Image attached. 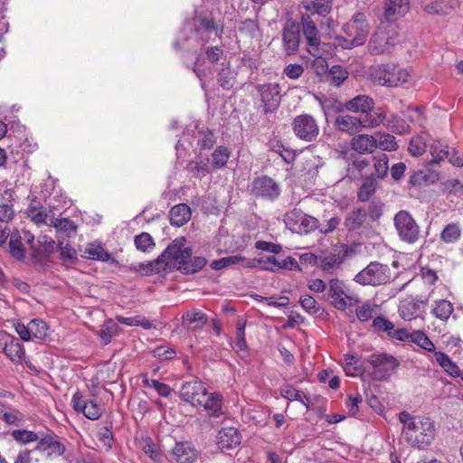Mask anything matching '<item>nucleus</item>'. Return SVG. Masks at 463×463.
<instances>
[{
  "mask_svg": "<svg viewBox=\"0 0 463 463\" xmlns=\"http://www.w3.org/2000/svg\"><path fill=\"white\" fill-rule=\"evenodd\" d=\"M318 221L317 219L304 214L303 218L300 220L298 226H297L296 230H293V232H297L299 234H307L317 228Z\"/></svg>",
  "mask_w": 463,
  "mask_h": 463,
  "instance_id": "55",
  "label": "nucleus"
},
{
  "mask_svg": "<svg viewBox=\"0 0 463 463\" xmlns=\"http://www.w3.org/2000/svg\"><path fill=\"white\" fill-rule=\"evenodd\" d=\"M300 24L292 19L286 21L282 29V47L286 55L298 52L300 44Z\"/></svg>",
  "mask_w": 463,
  "mask_h": 463,
  "instance_id": "15",
  "label": "nucleus"
},
{
  "mask_svg": "<svg viewBox=\"0 0 463 463\" xmlns=\"http://www.w3.org/2000/svg\"><path fill=\"white\" fill-rule=\"evenodd\" d=\"M231 156V151L224 146H219L212 154V165L214 168H223Z\"/></svg>",
  "mask_w": 463,
  "mask_h": 463,
  "instance_id": "48",
  "label": "nucleus"
},
{
  "mask_svg": "<svg viewBox=\"0 0 463 463\" xmlns=\"http://www.w3.org/2000/svg\"><path fill=\"white\" fill-rule=\"evenodd\" d=\"M192 212L185 203H179L172 207L169 212L170 223L176 227L184 225L191 219Z\"/></svg>",
  "mask_w": 463,
  "mask_h": 463,
  "instance_id": "31",
  "label": "nucleus"
},
{
  "mask_svg": "<svg viewBox=\"0 0 463 463\" xmlns=\"http://www.w3.org/2000/svg\"><path fill=\"white\" fill-rule=\"evenodd\" d=\"M35 450L47 452L48 456H61L65 451V446L52 436L41 437Z\"/></svg>",
  "mask_w": 463,
  "mask_h": 463,
  "instance_id": "27",
  "label": "nucleus"
},
{
  "mask_svg": "<svg viewBox=\"0 0 463 463\" xmlns=\"http://www.w3.org/2000/svg\"><path fill=\"white\" fill-rule=\"evenodd\" d=\"M430 152L432 156L431 163L439 164L449 156V146L439 140H434L430 146Z\"/></svg>",
  "mask_w": 463,
  "mask_h": 463,
  "instance_id": "46",
  "label": "nucleus"
},
{
  "mask_svg": "<svg viewBox=\"0 0 463 463\" xmlns=\"http://www.w3.org/2000/svg\"><path fill=\"white\" fill-rule=\"evenodd\" d=\"M245 326L246 321L240 319L236 325V343L232 345V348L237 352H245L248 349L246 338H245Z\"/></svg>",
  "mask_w": 463,
  "mask_h": 463,
  "instance_id": "52",
  "label": "nucleus"
},
{
  "mask_svg": "<svg viewBox=\"0 0 463 463\" xmlns=\"http://www.w3.org/2000/svg\"><path fill=\"white\" fill-rule=\"evenodd\" d=\"M280 395L290 402H300L303 405L308 408L309 400L306 394L302 391L297 390L289 384H286L281 387Z\"/></svg>",
  "mask_w": 463,
  "mask_h": 463,
  "instance_id": "39",
  "label": "nucleus"
},
{
  "mask_svg": "<svg viewBox=\"0 0 463 463\" xmlns=\"http://www.w3.org/2000/svg\"><path fill=\"white\" fill-rule=\"evenodd\" d=\"M85 253L94 260L108 261L110 258V255L103 247L94 244H89L85 249Z\"/></svg>",
  "mask_w": 463,
  "mask_h": 463,
  "instance_id": "58",
  "label": "nucleus"
},
{
  "mask_svg": "<svg viewBox=\"0 0 463 463\" xmlns=\"http://www.w3.org/2000/svg\"><path fill=\"white\" fill-rule=\"evenodd\" d=\"M367 218L366 211L363 208H354L347 213L344 221V226L348 232L360 230Z\"/></svg>",
  "mask_w": 463,
  "mask_h": 463,
  "instance_id": "29",
  "label": "nucleus"
},
{
  "mask_svg": "<svg viewBox=\"0 0 463 463\" xmlns=\"http://www.w3.org/2000/svg\"><path fill=\"white\" fill-rule=\"evenodd\" d=\"M369 365V374L373 381L383 382L390 379L400 365L399 361L386 353L372 354L364 358Z\"/></svg>",
  "mask_w": 463,
  "mask_h": 463,
  "instance_id": "6",
  "label": "nucleus"
},
{
  "mask_svg": "<svg viewBox=\"0 0 463 463\" xmlns=\"http://www.w3.org/2000/svg\"><path fill=\"white\" fill-rule=\"evenodd\" d=\"M0 347L12 362L15 364L22 363L25 351L23 344H21L15 337L3 334L2 338H0Z\"/></svg>",
  "mask_w": 463,
  "mask_h": 463,
  "instance_id": "19",
  "label": "nucleus"
},
{
  "mask_svg": "<svg viewBox=\"0 0 463 463\" xmlns=\"http://www.w3.org/2000/svg\"><path fill=\"white\" fill-rule=\"evenodd\" d=\"M314 60L311 62L312 71L317 75H327L329 71L327 61L325 58L322 57L321 49L318 48V53L317 55H313Z\"/></svg>",
  "mask_w": 463,
  "mask_h": 463,
  "instance_id": "59",
  "label": "nucleus"
},
{
  "mask_svg": "<svg viewBox=\"0 0 463 463\" xmlns=\"http://www.w3.org/2000/svg\"><path fill=\"white\" fill-rule=\"evenodd\" d=\"M292 128L298 138L307 142L316 140L319 134L317 120L307 114L297 116L293 119Z\"/></svg>",
  "mask_w": 463,
  "mask_h": 463,
  "instance_id": "13",
  "label": "nucleus"
},
{
  "mask_svg": "<svg viewBox=\"0 0 463 463\" xmlns=\"http://www.w3.org/2000/svg\"><path fill=\"white\" fill-rule=\"evenodd\" d=\"M410 9V0H386L384 17L391 21L395 15H404Z\"/></svg>",
  "mask_w": 463,
  "mask_h": 463,
  "instance_id": "32",
  "label": "nucleus"
},
{
  "mask_svg": "<svg viewBox=\"0 0 463 463\" xmlns=\"http://www.w3.org/2000/svg\"><path fill=\"white\" fill-rule=\"evenodd\" d=\"M410 342L416 344L420 348L425 349L429 352L435 351L434 344L430 341V339L427 336V335L422 331L411 332Z\"/></svg>",
  "mask_w": 463,
  "mask_h": 463,
  "instance_id": "54",
  "label": "nucleus"
},
{
  "mask_svg": "<svg viewBox=\"0 0 463 463\" xmlns=\"http://www.w3.org/2000/svg\"><path fill=\"white\" fill-rule=\"evenodd\" d=\"M373 326L375 331L384 332L388 336L392 335V330L394 329L393 323L383 317H376L373 320Z\"/></svg>",
  "mask_w": 463,
  "mask_h": 463,
  "instance_id": "63",
  "label": "nucleus"
},
{
  "mask_svg": "<svg viewBox=\"0 0 463 463\" xmlns=\"http://www.w3.org/2000/svg\"><path fill=\"white\" fill-rule=\"evenodd\" d=\"M49 225L54 227L58 232H61L67 237L74 234L77 231V226L74 222L68 218L52 217L50 219Z\"/></svg>",
  "mask_w": 463,
  "mask_h": 463,
  "instance_id": "37",
  "label": "nucleus"
},
{
  "mask_svg": "<svg viewBox=\"0 0 463 463\" xmlns=\"http://www.w3.org/2000/svg\"><path fill=\"white\" fill-rule=\"evenodd\" d=\"M250 192L256 198L273 202L279 197L281 189L274 179L261 175L252 181Z\"/></svg>",
  "mask_w": 463,
  "mask_h": 463,
  "instance_id": "11",
  "label": "nucleus"
},
{
  "mask_svg": "<svg viewBox=\"0 0 463 463\" xmlns=\"http://www.w3.org/2000/svg\"><path fill=\"white\" fill-rule=\"evenodd\" d=\"M315 16V14H302L300 24V31L302 30L307 42V50L311 55H317L321 45L320 33L317 25L318 19Z\"/></svg>",
  "mask_w": 463,
  "mask_h": 463,
  "instance_id": "10",
  "label": "nucleus"
},
{
  "mask_svg": "<svg viewBox=\"0 0 463 463\" xmlns=\"http://www.w3.org/2000/svg\"><path fill=\"white\" fill-rule=\"evenodd\" d=\"M246 262L247 260L243 256L233 255L213 260L211 262V268L214 270H221L222 269L232 267L239 263L246 264Z\"/></svg>",
  "mask_w": 463,
  "mask_h": 463,
  "instance_id": "47",
  "label": "nucleus"
},
{
  "mask_svg": "<svg viewBox=\"0 0 463 463\" xmlns=\"http://www.w3.org/2000/svg\"><path fill=\"white\" fill-rule=\"evenodd\" d=\"M389 279V267L379 262H371L354 277L357 283L371 286L385 284Z\"/></svg>",
  "mask_w": 463,
  "mask_h": 463,
  "instance_id": "9",
  "label": "nucleus"
},
{
  "mask_svg": "<svg viewBox=\"0 0 463 463\" xmlns=\"http://www.w3.org/2000/svg\"><path fill=\"white\" fill-rule=\"evenodd\" d=\"M394 227L401 241L409 244L416 243L420 238V229L411 214L399 211L393 218Z\"/></svg>",
  "mask_w": 463,
  "mask_h": 463,
  "instance_id": "8",
  "label": "nucleus"
},
{
  "mask_svg": "<svg viewBox=\"0 0 463 463\" xmlns=\"http://www.w3.org/2000/svg\"><path fill=\"white\" fill-rule=\"evenodd\" d=\"M73 409L78 412H82L90 420H98L102 414V409L94 400L83 399L80 392H76L72 396Z\"/></svg>",
  "mask_w": 463,
  "mask_h": 463,
  "instance_id": "18",
  "label": "nucleus"
},
{
  "mask_svg": "<svg viewBox=\"0 0 463 463\" xmlns=\"http://www.w3.org/2000/svg\"><path fill=\"white\" fill-rule=\"evenodd\" d=\"M300 305L309 315H318L322 311L320 305L309 295H304L300 298Z\"/></svg>",
  "mask_w": 463,
  "mask_h": 463,
  "instance_id": "60",
  "label": "nucleus"
},
{
  "mask_svg": "<svg viewBox=\"0 0 463 463\" xmlns=\"http://www.w3.org/2000/svg\"><path fill=\"white\" fill-rule=\"evenodd\" d=\"M374 175L379 179H383L389 170V157L384 153H379L373 156Z\"/></svg>",
  "mask_w": 463,
  "mask_h": 463,
  "instance_id": "49",
  "label": "nucleus"
},
{
  "mask_svg": "<svg viewBox=\"0 0 463 463\" xmlns=\"http://www.w3.org/2000/svg\"><path fill=\"white\" fill-rule=\"evenodd\" d=\"M372 80L381 86L393 87L405 83L410 76L407 70L395 64H381L371 68Z\"/></svg>",
  "mask_w": 463,
  "mask_h": 463,
  "instance_id": "7",
  "label": "nucleus"
},
{
  "mask_svg": "<svg viewBox=\"0 0 463 463\" xmlns=\"http://www.w3.org/2000/svg\"><path fill=\"white\" fill-rule=\"evenodd\" d=\"M135 245L138 250L149 251L155 247V242L149 233L142 232L135 237Z\"/></svg>",
  "mask_w": 463,
  "mask_h": 463,
  "instance_id": "61",
  "label": "nucleus"
},
{
  "mask_svg": "<svg viewBox=\"0 0 463 463\" xmlns=\"http://www.w3.org/2000/svg\"><path fill=\"white\" fill-rule=\"evenodd\" d=\"M453 312L452 304L446 299H440L435 302L432 309L433 315L440 320L446 321Z\"/></svg>",
  "mask_w": 463,
  "mask_h": 463,
  "instance_id": "53",
  "label": "nucleus"
},
{
  "mask_svg": "<svg viewBox=\"0 0 463 463\" xmlns=\"http://www.w3.org/2000/svg\"><path fill=\"white\" fill-rule=\"evenodd\" d=\"M376 137V149L379 148L383 151H395L398 145L395 141V137L388 133H375Z\"/></svg>",
  "mask_w": 463,
  "mask_h": 463,
  "instance_id": "51",
  "label": "nucleus"
},
{
  "mask_svg": "<svg viewBox=\"0 0 463 463\" xmlns=\"http://www.w3.org/2000/svg\"><path fill=\"white\" fill-rule=\"evenodd\" d=\"M376 189V180L373 176V174H370L366 177H364V181L359 188L357 197L361 202H367L371 196L374 194Z\"/></svg>",
  "mask_w": 463,
  "mask_h": 463,
  "instance_id": "41",
  "label": "nucleus"
},
{
  "mask_svg": "<svg viewBox=\"0 0 463 463\" xmlns=\"http://www.w3.org/2000/svg\"><path fill=\"white\" fill-rule=\"evenodd\" d=\"M223 33V25L202 13L186 21L181 32V38L175 43L176 49L194 48L195 45H204L210 40L221 37Z\"/></svg>",
  "mask_w": 463,
  "mask_h": 463,
  "instance_id": "2",
  "label": "nucleus"
},
{
  "mask_svg": "<svg viewBox=\"0 0 463 463\" xmlns=\"http://www.w3.org/2000/svg\"><path fill=\"white\" fill-rule=\"evenodd\" d=\"M437 180L438 175L436 173L428 169H420L411 174L408 184L411 186H422L434 184Z\"/></svg>",
  "mask_w": 463,
  "mask_h": 463,
  "instance_id": "33",
  "label": "nucleus"
},
{
  "mask_svg": "<svg viewBox=\"0 0 463 463\" xmlns=\"http://www.w3.org/2000/svg\"><path fill=\"white\" fill-rule=\"evenodd\" d=\"M8 251L10 255L17 260H23L24 259L25 254L22 243V237L18 232L10 234Z\"/></svg>",
  "mask_w": 463,
  "mask_h": 463,
  "instance_id": "38",
  "label": "nucleus"
},
{
  "mask_svg": "<svg viewBox=\"0 0 463 463\" xmlns=\"http://www.w3.org/2000/svg\"><path fill=\"white\" fill-rule=\"evenodd\" d=\"M436 429L434 422L426 417H420L412 422L406 430H402L405 440L413 448L424 449L434 440Z\"/></svg>",
  "mask_w": 463,
  "mask_h": 463,
  "instance_id": "5",
  "label": "nucleus"
},
{
  "mask_svg": "<svg viewBox=\"0 0 463 463\" xmlns=\"http://www.w3.org/2000/svg\"><path fill=\"white\" fill-rule=\"evenodd\" d=\"M10 436L15 442L21 445H26L35 441L39 442L41 438L36 432L24 429L12 430Z\"/></svg>",
  "mask_w": 463,
  "mask_h": 463,
  "instance_id": "40",
  "label": "nucleus"
},
{
  "mask_svg": "<svg viewBox=\"0 0 463 463\" xmlns=\"http://www.w3.org/2000/svg\"><path fill=\"white\" fill-rule=\"evenodd\" d=\"M243 266L247 268L260 267L265 270L274 271L278 269L279 261L275 257L269 256L267 258L249 260L246 264H243Z\"/></svg>",
  "mask_w": 463,
  "mask_h": 463,
  "instance_id": "42",
  "label": "nucleus"
},
{
  "mask_svg": "<svg viewBox=\"0 0 463 463\" xmlns=\"http://www.w3.org/2000/svg\"><path fill=\"white\" fill-rule=\"evenodd\" d=\"M424 307L423 301H415L413 299L403 300L399 307L400 316L404 319L411 321L420 316Z\"/></svg>",
  "mask_w": 463,
  "mask_h": 463,
  "instance_id": "30",
  "label": "nucleus"
},
{
  "mask_svg": "<svg viewBox=\"0 0 463 463\" xmlns=\"http://www.w3.org/2000/svg\"><path fill=\"white\" fill-rule=\"evenodd\" d=\"M343 32L345 35L335 38V47L348 50L363 45L369 33V25L365 15L363 13L354 14L353 18L343 26Z\"/></svg>",
  "mask_w": 463,
  "mask_h": 463,
  "instance_id": "3",
  "label": "nucleus"
},
{
  "mask_svg": "<svg viewBox=\"0 0 463 463\" xmlns=\"http://www.w3.org/2000/svg\"><path fill=\"white\" fill-rule=\"evenodd\" d=\"M305 213L298 210V209H293L289 212H288L284 215V222L286 226L293 232V230L297 229V226H298L300 220L303 218V215Z\"/></svg>",
  "mask_w": 463,
  "mask_h": 463,
  "instance_id": "62",
  "label": "nucleus"
},
{
  "mask_svg": "<svg viewBox=\"0 0 463 463\" xmlns=\"http://www.w3.org/2000/svg\"><path fill=\"white\" fill-rule=\"evenodd\" d=\"M29 329L33 338L44 339L47 336L48 326L41 319L31 320Z\"/></svg>",
  "mask_w": 463,
  "mask_h": 463,
  "instance_id": "56",
  "label": "nucleus"
},
{
  "mask_svg": "<svg viewBox=\"0 0 463 463\" xmlns=\"http://www.w3.org/2000/svg\"><path fill=\"white\" fill-rule=\"evenodd\" d=\"M427 147V135L421 133L412 137L408 146V151L413 156H420L423 155Z\"/></svg>",
  "mask_w": 463,
  "mask_h": 463,
  "instance_id": "45",
  "label": "nucleus"
},
{
  "mask_svg": "<svg viewBox=\"0 0 463 463\" xmlns=\"http://www.w3.org/2000/svg\"><path fill=\"white\" fill-rule=\"evenodd\" d=\"M185 237H177L156 260L146 264L139 263L132 269L147 276L166 270L167 268L174 265L182 273H195L206 265L207 260L205 258L199 256L192 258V249L185 247Z\"/></svg>",
  "mask_w": 463,
  "mask_h": 463,
  "instance_id": "1",
  "label": "nucleus"
},
{
  "mask_svg": "<svg viewBox=\"0 0 463 463\" xmlns=\"http://www.w3.org/2000/svg\"><path fill=\"white\" fill-rule=\"evenodd\" d=\"M337 158L344 161L345 177L352 181L360 180L369 175L371 160L364 156L354 153L347 146H339L335 150Z\"/></svg>",
  "mask_w": 463,
  "mask_h": 463,
  "instance_id": "4",
  "label": "nucleus"
},
{
  "mask_svg": "<svg viewBox=\"0 0 463 463\" xmlns=\"http://www.w3.org/2000/svg\"><path fill=\"white\" fill-rule=\"evenodd\" d=\"M436 362L444 369V371L452 377L460 375L459 367L443 352H435Z\"/></svg>",
  "mask_w": 463,
  "mask_h": 463,
  "instance_id": "36",
  "label": "nucleus"
},
{
  "mask_svg": "<svg viewBox=\"0 0 463 463\" xmlns=\"http://www.w3.org/2000/svg\"><path fill=\"white\" fill-rule=\"evenodd\" d=\"M343 260L344 255L342 251L337 248H334L329 251H322L318 255V267L324 272L332 274L340 268Z\"/></svg>",
  "mask_w": 463,
  "mask_h": 463,
  "instance_id": "22",
  "label": "nucleus"
},
{
  "mask_svg": "<svg viewBox=\"0 0 463 463\" xmlns=\"http://www.w3.org/2000/svg\"><path fill=\"white\" fill-rule=\"evenodd\" d=\"M374 107L372 98L367 95H357L345 103L346 110L353 113H360L363 116L365 112L371 111Z\"/></svg>",
  "mask_w": 463,
  "mask_h": 463,
  "instance_id": "28",
  "label": "nucleus"
},
{
  "mask_svg": "<svg viewBox=\"0 0 463 463\" xmlns=\"http://www.w3.org/2000/svg\"><path fill=\"white\" fill-rule=\"evenodd\" d=\"M187 171L196 178H203L209 174L208 160L195 158L190 161L186 165Z\"/></svg>",
  "mask_w": 463,
  "mask_h": 463,
  "instance_id": "44",
  "label": "nucleus"
},
{
  "mask_svg": "<svg viewBox=\"0 0 463 463\" xmlns=\"http://www.w3.org/2000/svg\"><path fill=\"white\" fill-rule=\"evenodd\" d=\"M348 72L341 65L332 66L326 75V80L335 87H339L347 79Z\"/></svg>",
  "mask_w": 463,
  "mask_h": 463,
  "instance_id": "43",
  "label": "nucleus"
},
{
  "mask_svg": "<svg viewBox=\"0 0 463 463\" xmlns=\"http://www.w3.org/2000/svg\"><path fill=\"white\" fill-rule=\"evenodd\" d=\"M334 127L336 130L349 136H354L363 130L360 117L357 118L349 114L337 115L334 120Z\"/></svg>",
  "mask_w": 463,
  "mask_h": 463,
  "instance_id": "24",
  "label": "nucleus"
},
{
  "mask_svg": "<svg viewBox=\"0 0 463 463\" xmlns=\"http://www.w3.org/2000/svg\"><path fill=\"white\" fill-rule=\"evenodd\" d=\"M208 321L207 315L201 310L192 309L182 316V326L189 330L203 327Z\"/></svg>",
  "mask_w": 463,
  "mask_h": 463,
  "instance_id": "26",
  "label": "nucleus"
},
{
  "mask_svg": "<svg viewBox=\"0 0 463 463\" xmlns=\"http://www.w3.org/2000/svg\"><path fill=\"white\" fill-rule=\"evenodd\" d=\"M385 114L381 109L373 110V109L371 111L360 116L362 129L376 128L383 122Z\"/></svg>",
  "mask_w": 463,
  "mask_h": 463,
  "instance_id": "35",
  "label": "nucleus"
},
{
  "mask_svg": "<svg viewBox=\"0 0 463 463\" xmlns=\"http://www.w3.org/2000/svg\"><path fill=\"white\" fill-rule=\"evenodd\" d=\"M120 331L118 325L113 320L109 319L106 321L100 330L99 336L104 345H108L111 342L113 336L117 335Z\"/></svg>",
  "mask_w": 463,
  "mask_h": 463,
  "instance_id": "50",
  "label": "nucleus"
},
{
  "mask_svg": "<svg viewBox=\"0 0 463 463\" xmlns=\"http://www.w3.org/2000/svg\"><path fill=\"white\" fill-rule=\"evenodd\" d=\"M206 391L207 389L202 382L194 380L182 384L179 396L182 401L193 406H198V403H202L201 399L206 395Z\"/></svg>",
  "mask_w": 463,
  "mask_h": 463,
  "instance_id": "17",
  "label": "nucleus"
},
{
  "mask_svg": "<svg viewBox=\"0 0 463 463\" xmlns=\"http://www.w3.org/2000/svg\"><path fill=\"white\" fill-rule=\"evenodd\" d=\"M171 456L176 463H194L197 460L199 452L192 443L181 441L175 442Z\"/></svg>",
  "mask_w": 463,
  "mask_h": 463,
  "instance_id": "20",
  "label": "nucleus"
},
{
  "mask_svg": "<svg viewBox=\"0 0 463 463\" xmlns=\"http://www.w3.org/2000/svg\"><path fill=\"white\" fill-rule=\"evenodd\" d=\"M217 81L223 90H231L236 82V72L230 66V62L222 63L218 71Z\"/></svg>",
  "mask_w": 463,
  "mask_h": 463,
  "instance_id": "34",
  "label": "nucleus"
},
{
  "mask_svg": "<svg viewBox=\"0 0 463 463\" xmlns=\"http://www.w3.org/2000/svg\"><path fill=\"white\" fill-rule=\"evenodd\" d=\"M260 98V107L264 114L274 112L279 106L281 95L278 83H265L256 86Z\"/></svg>",
  "mask_w": 463,
  "mask_h": 463,
  "instance_id": "12",
  "label": "nucleus"
},
{
  "mask_svg": "<svg viewBox=\"0 0 463 463\" xmlns=\"http://www.w3.org/2000/svg\"><path fill=\"white\" fill-rule=\"evenodd\" d=\"M328 297L335 307L345 310L347 307L355 305L358 298L346 293L345 285L337 279H332L328 284Z\"/></svg>",
  "mask_w": 463,
  "mask_h": 463,
  "instance_id": "14",
  "label": "nucleus"
},
{
  "mask_svg": "<svg viewBox=\"0 0 463 463\" xmlns=\"http://www.w3.org/2000/svg\"><path fill=\"white\" fill-rule=\"evenodd\" d=\"M395 43V36L388 35L384 31L379 30L373 34L369 42V51L374 55L383 54L388 52Z\"/></svg>",
  "mask_w": 463,
  "mask_h": 463,
  "instance_id": "21",
  "label": "nucleus"
},
{
  "mask_svg": "<svg viewBox=\"0 0 463 463\" xmlns=\"http://www.w3.org/2000/svg\"><path fill=\"white\" fill-rule=\"evenodd\" d=\"M197 144L201 149H210L215 143L214 134L210 130H202L198 133Z\"/></svg>",
  "mask_w": 463,
  "mask_h": 463,
  "instance_id": "64",
  "label": "nucleus"
},
{
  "mask_svg": "<svg viewBox=\"0 0 463 463\" xmlns=\"http://www.w3.org/2000/svg\"><path fill=\"white\" fill-rule=\"evenodd\" d=\"M201 401L202 403H198V406L203 407L211 420H214L218 423L226 418V413L223 410V397L221 393L206 391V395H203Z\"/></svg>",
  "mask_w": 463,
  "mask_h": 463,
  "instance_id": "16",
  "label": "nucleus"
},
{
  "mask_svg": "<svg viewBox=\"0 0 463 463\" xmlns=\"http://www.w3.org/2000/svg\"><path fill=\"white\" fill-rule=\"evenodd\" d=\"M217 443L222 451L225 452L241 444V436L233 427L222 428L217 436Z\"/></svg>",
  "mask_w": 463,
  "mask_h": 463,
  "instance_id": "25",
  "label": "nucleus"
},
{
  "mask_svg": "<svg viewBox=\"0 0 463 463\" xmlns=\"http://www.w3.org/2000/svg\"><path fill=\"white\" fill-rule=\"evenodd\" d=\"M348 147L362 156L373 154L376 150V137L374 134H355L351 138Z\"/></svg>",
  "mask_w": 463,
  "mask_h": 463,
  "instance_id": "23",
  "label": "nucleus"
},
{
  "mask_svg": "<svg viewBox=\"0 0 463 463\" xmlns=\"http://www.w3.org/2000/svg\"><path fill=\"white\" fill-rule=\"evenodd\" d=\"M460 234L459 226L456 223H449L443 229L440 238L446 243H453L459 239Z\"/></svg>",
  "mask_w": 463,
  "mask_h": 463,
  "instance_id": "57",
  "label": "nucleus"
}]
</instances>
